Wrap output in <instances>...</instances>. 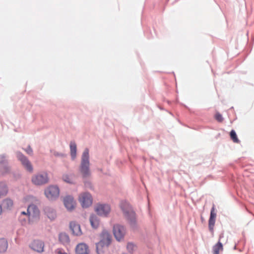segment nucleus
<instances>
[{"label": "nucleus", "mask_w": 254, "mask_h": 254, "mask_svg": "<svg viewBox=\"0 0 254 254\" xmlns=\"http://www.w3.org/2000/svg\"><path fill=\"white\" fill-rule=\"evenodd\" d=\"M53 155L56 157L64 158L66 156V155L63 153L59 152L56 151H53Z\"/></svg>", "instance_id": "obj_29"}, {"label": "nucleus", "mask_w": 254, "mask_h": 254, "mask_svg": "<svg viewBox=\"0 0 254 254\" xmlns=\"http://www.w3.org/2000/svg\"><path fill=\"white\" fill-rule=\"evenodd\" d=\"M56 253L57 254H67L65 252H64L63 250L61 249H58L56 251Z\"/></svg>", "instance_id": "obj_33"}, {"label": "nucleus", "mask_w": 254, "mask_h": 254, "mask_svg": "<svg viewBox=\"0 0 254 254\" xmlns=\"http://www.w3.org/2000/svg\"><path fill=\"white\" fill-rule=\"evenodd\" d=\"M79 200L84 208L89 207L92 204V199L91 194L88 192H83L79 196Z\"/></svg>", "instance_id": "obj_8"}, {"label": "nucleus", "mask_w": 254, "mask_h": 254, "mask_svg": "<svg viewBox=\"0 0 254 254\" xmlns=\"http://www.w3.org/2000/svg\"><path fill=\"white\" fill-rule=\"evenodd\" d=\"M215 119L218 121V122H222L223 120V118L222 117V116L219 113H217L215 115Z\"/></svg>", "instance_id": "obj_31"}, {"label": "nucleus", "mask_w": 254, "mask_h": 254, "mask_svg": "<svg viewBox=\"0 0 254 254\" xmlns=\"http://www.w3.org/2000/svg\"><path fill=\"white\" fill-rule=\"evenodd\" d=\"M75 252L76 254H88V247L84 243L79 244L76 247Z\"/></svg>", "instance_id": "obj_16"}, {"label": "nucleus", "mask_w": 254, "mask_h": 254, "mask_svg": "<svg viewBox=\"0 0 254 254\" xmlns=\"http://www.w3.org/2000/svg\"><path fill=\"white\" fill-rule=\"evenodd\" d=\"M216 217V214L215 212V208L213 205L211 209L210 215L208 221V227L210 231H213V228L215 223V218Z\"/></svg>", "instance_id": "obj_15"}, {"label": "nucleus", "mask_w": 254, "mask_h": 254, "mask_svg": "<svg viewBox=\"0 0 254 254\" xmlns=\"http://www.w3.org/2000/svg\"><path fill=\"white\" fill-rule=\"evenodd\" d=\"M16 155L17 159L21 162L27 171L29 172H32L33 168L27 157L19 151L16 152Z\"/></svg>", "instance_id": "obj_6"}, {"label": "nucleus", "mask_w": 254, "mask_h": 254, "mask_svg": "<svg viewBox=\"0 0 254 254\" xmlns=\"http://www.w3.org/2000/svg\"><path fill=\"white\" fill-rule=\"evenodd\" d=\"M25 151L26 152V153L30 155H32L33 154V150L32 149V148L30 146H28L25 149Z\"/></svg>", "instance_id": "obj_32"}, {"label": "nucleus", "mask_w": 254, "mask_h": 254, "mask_svg": "<svg viewBox=\"0 0 254 254\" xmlns=\"http://www.w3.org/2000/svg\"><path fill=\"white\" fill-rule=\"evenodd\" d=\"M59 240L64 245L66 246L70 243V239L68 235L64 232L61 233L59 235Z\"/></svg>", "instance_id": "obj_17"}, {"label": "nucleus", "mask_w": 254, "mask_h": 254, "mask_svg": "<svg viewBox=\"0 0 254 254\" xmlns=\"http://www.w3.org/2000/svg\"><path fill=\"white\" fill-rule=\"evenodd\" d=\"M7 157L4 154L0 155V173L1 174H7L10 172Z\"/></svg>", "instance_id": "obj_9"}, {"label": "nucleus", "mask_w": 254, "mask_h": 254, "mask_svg": "<svg viewBox=\"0 0 254 254\" xmlns=\"http://www.w3.org/2000/svg\"><path fill=\"white\" fill-rule=\"evenodd\" d=\"M19 216H24L27 217V216H30V212L28 211L27 210L26 211H21L20 213Z\"/></svg>", "instance_id": "obj_30"}, {"label": "nucleus", "mask_w": 254, "mask_h": 254, "mask_svg": "<svg viewBox=\"0 0 254 254\" xmlns=\"http://www.w3.org/2000/svg\"><path fill=\"white\" fill-rule=\"evenodd\" d=\"M90 224L92 227L94 229H97L99 226V219L98 217L94 215H91L89 219Z\"/></svg>", "instance_id": "obj_18"}, {"label": "nucleus", "mask_w": 254, "mask_h": 254, "mask_svg": "<svg viewBox=\"0 0 254 254\" xmlns=\"http://www.w3.org/2000/svg\"><path fill=\"white\" fill-rule=\"evenodd\" d=\"M95 210L98 215L107 217L110 212L111 208L108 204H99L96 206Z\"/></svg>", "instance_id": "obj_10"}, {"label": "nucleus", "mask_w": 254, "mask_h": 254, "mask_svg": "<svg viewBox=\"0 0 254 254\" xmlns=\"http://www.w3.org/2000/svg\"><path fill=\"white\" fill-rule=\"evenodd\" d=\"M126 230L125 227L120 224H116L113 227V233L116 240L122 241L125 235Z\"/></svg>", "instance_id": "obj_7"}, {"label": "nucleus", "mask_w": 254, "mask_h": 254, "mask_svg": "<svg viewBox=\"0 0 254 254\" xmlns=\"http://www.w3.org/2000/svg\"><path fill=\"white\" fill-rule=\"evenodd\" d=\"M8 248V243L5 239L0 238V254L5 253Z\"/></svg>", "instance_id": "obj_23"}, {"label": "nucleus", "mask_w": 254, "mask_h": 254, "mask_svg": "<svg viewBox=\"0 0 254 254\" xmlns=\"http://www.w3.org/2000/svg\"><path fill=\"white\" fill-rule=\"evenodd\" d=\"M8 191L6 184L4 182H0V198L5 196Z\"/></svg>", "instance_id": "obj_20"}, {"label": "nucleus", "mask_w": 254, "mask_h": 254, "mask_svg": "<svg viewBox=\"0 0 254 254\" xmlns=\"http://www.w3.org/2000/svg\"><path fill=\"white\" fill-rule=\"evenodd\" d=\"M72 174H64L63 175L62 179L64 181L69 183V184H72L73 181H72Z\"/></svg>", "instance_id": "obj_25"}, {"label": "nucleus", "mask_w": 254, "mask_h": 254, "mask_svg": "<svg viewBox=\"0 0 254 254\" xmlns=\"http://www.w3.org/2000/svg\"><path fill=\"white\" fill-rule=\"evenodd\" d=\"M44 193L48 199L55 200L59 196L60 190L57 186H50L45 190Z\"/></svg>", "instance_id": "obj_5"}, {"label": "nucleus", "mask_w": 254, "mask_h": 254, "mask_svg": "<svg viewBox=\"0 0 254 254\" xmlns=\"http://www.w3.org/2000/svg\"><path fill=\"white\" fill-rule=\"evenodd\" d=\"M79 171L84 178L90 176L89 151L88 148H85L81 155V163L79 166Z\"/></svg>", "instance_id": "obj_2"}, {"label": "nucleus", "mask_w": 254, "mask_h": 254, "mask_svg": "<svg viewBox=\"0 0 254 254\" xmlns=\"http://www.w3.org/2000/svg\"><path fill=\"white\" fill-rule=\"evenodd\" d=\"M45 214L51 220H54L57 217V213L55 209L49 206H46L44 208Z\"/></svg>", "instance_id": "obj_12"}, {"label": "nucleus", "mask_w": 254, "mask_h": 254, "mask_svg": "<svg viewBox=\"0 0 254 254\" xmlns=\"http://www.w3.org/2000/svg\"><path fill=\"white\" fill-rule=\"evenodd\" d=\"M30 247L34 251L42 253L44 251V243L40 240H34L31 243Z\"/></svg>", "instance_id": "obj_11"}, {"label": "nucleus", "mask_w": 254, "mask_h": 254, "mask_svg": "<svg viewBox=\"0 0 254 254\" xmlns=\"http://www.w3.org/2000/svg\"><path fill=\"white\" fill-rule=\"evenodd\" d=\"M0 205L4 209H10L12 207L13 201L9 198H6L2 201Z\"/></svg>", "instance_id": "obj_24"}, {"label": "nucleus", "mask_w": 254, "mask_h": 254, "mask_svg": "<svg viewBox=\"0 0 254 254\" xmlns=\"http://www.w3.org/2000/svg\"><path fill=\"white\" fill-rule=\"evenodd\" d=\"M69 228L73 235L77 236L82 235L80 226L76 222L74 221L71 222L69 224Z\"/></svg>", "instance_id": "obj_13"}, {"label": "nucleus", "mask_w": 254, "mask_h": 254, "mask_svg": "<svg viewBox=\"0 0 254 254\" xmlns=\"http://www.w3.org/2000/svg\"><path fill=\"white\" fill-rule=\"evenodd\" d=\"M127 249L129 253H132L135 249V245L132 243H128L127 244Z\"/></svg>", "instance_id": "obj_28"}, {"label": "nucleus", "mask_w": 254, "mask_h": 254, "mask_svg": "<svg viewBox=\"0 0 254 254\" xmlns=\"http://www.w3.org/2000/svg\"><path fill=\"white\" fill-rule=\"evenodd\" d=\"M49 178L46 172H40L34 175L32 178V182L35 185L42 186L48 183Z\"/></svg>", "instance_id": "obj_4"}, {"label": "nucleus", "mask_w": 254, "mask_h": 254, "mask_svg": "<svg viewBox=\"0 0 254 254\" xmlns=\"http://www.w3.org/2000/svg\"><path fill=\"white\" fill-rule=\"evenodd\" d=\"M223 237V235L221 234L219 237V240ZM213 254H219V251L223 250V245L220 241L215 245L212 248Z\"/></svg>", "instance_id": "obj_21"}, {"label": "nucleus", "mask_w": 254, "mask_h": 254, "mask_svg": "<svg viewBox=\"0 0 254 254\" xmlns=\"http://www.w3.org/2000/svg\"><path fill=\"white\" fill-rule=\"evenodd\" d=\"M70 152L71 158L72 160H74L76 157V144L73 141H71L70 143Z\"/></svg>", "instance_id": "obj_22"}, {"label": "nucleus", "mask_w": 254, "mask_h": 254, "mask_svg": "<svg viewBox=\"0 0 254 254\" xmlns=\"http://www.w3.org/2000/svg\"><path fill=\"white\" fill-rule=\"evenodd\" d=\"M230 134L231 138L234 142L239 143L240 142L239 140L238 139V138L237 137L236 133L234 130H232L230 131Z\"/></svg>", "instance_id": "obj_27"}, {"label": "nucleus", "mask_w": 254, "mask_h": 254, "mask_svg": "<svg viewBox=\"0 0 254 254\" xmlns=\"http://www.w3.org/2000/svg\"><path fill=\"white\" fill-rule=\"evenodd\" d=\"M30 216H27L25 217L24 216H19L18 219L21 225H25L30 221Z\"/></svg>", "instance_id": "obj_26"}, {"label": "nucleus", "mask_w": 254, "mask_h": 254, "mask_svg": "<svg viewBox=\"0 0 254 254\" xmlns=\"http://www.w3.org/2000/svg\"><path fill=\"white\" fill-rule=\"evenodd\" d=\"M124 216L132 228L136 227V214L132 207L128 203L123 202L120 205Z\"/></svg>", "instance_id": "obj_1"}, {"label": "nucleus", "mask_w": 254, "mask_h": 254, "mask_svg": "<svg viewBox=\"0 0 254 254\" xmlns=\"http://www.w3.org/2000/svg\"><path fill=\"white\" fill-rule=\"evenodd\" d=\"M87 185H89V186H90V185H91V184H90V183H86V186H87Z\"/></svg>", "instance_id": "obj_34"}, {"label": "nucleus", "mask_w": 254, "mask_h": 254, "mask_svg": "<svg viewBox=\"0 0 254 254\" xmlns=\"http://www.w3.org/2000/svg\"><path fill=\"white\" fill-rule=\"evenodd\" d=\"M64 202L65 207L68 210H71L74 207L75 202L73 198L70 195H67L64 198Z\"/></svg>", "instance_id": "obj_14"}, {"label": "nucleus", "mask_w": 254, "mask_h": 254, "mask_svg": "<svg viewBox=\"0 0 254 254\" xmlns=\"http://www.w3.org/2000/svg\"><path fill=\"white\" fill-rule=\"evenodd\" d=\"M111 236L106 231L104 230L100 234V240L96 244V252L97 254H105L111 243Z\"/></svg>", "instance_id": "obj_3"}, {"label": "nucleus", "mask_w": 254, "mask_h": 254, "mask_svg": "<svg viewBox=\"0 0 254 254\" xmlns=\"http://www.w3.org/2000/svg\"><path fill=\"white\" fill-rule=\"evenodd\" d=\"M27 211L30 212V217H36L39 214V209L35 204H31L27 208Z\"/></svg>", "instance_id": "obj_19"}]
</instances>
